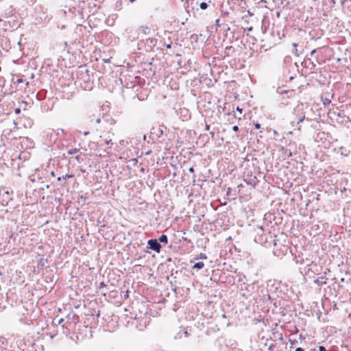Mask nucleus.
Returning a JSON list of instances; mask_svg holds the SVG:
<instances>
[{"label":"nucleus","instance_id":"3","mask_svg":"<svg viewBox=\"0 0 351 351\" xmlns=\"http://www.w3.org/2000/svg\"><path fill=\"white\" fill-rule=\"evenodd\" d=\"M326 269L324 271L323 274L318 276V278L314 280V282L319 285H322L326 283L327 278L326 275Z\"/></svg>","mask_w":351,"mask_h":351},{"label":"nucleus","instance_id":"2","mask_svg":"<svg viewBox=\"0 0 351 351\" xmlns=\"http://www.w3.org/2000/svg\"><path fill=\"white\" fill-rule=\"evenodd\" d=\"M149 247L157 252H160L162 245L159 243L157 239H150L147 243Z\"/></svg>","mask_w":351,"mask_h":351},{"label":"nucleus","instance_id":"1","mask_svg":"<svg viewBox=\"0 0 351 351\" xmlns=\"http://www.w3.org/2000/svg\"><path fill=\"white\" fill-rule=\"evenodd\" d=\"M308 266L309 268L306 272V275H307L309 278H313L314 274L317 276L323 274V268L321 265H308Z\"/></svg>","mask_w":351,"mask_h":351},{"label":"nucleus","instance_id":"22","mask_svg":"<svg viewBox=\"0 0 351 351\" xmlns=\"http://www.w3.org/2000/svg\"><path fill=\"white\" fill-rule=\"evenodd\" d=\"M184 334L185 335V336L186 337L188 335V332L187 331H184Z\"/></svg>","mask_w":351,"mask_h":351},{"label":"nucleus","instance_id":"20","mask_svg":"<svg viewBox=\"0 0 351 351\" xmlns=\"http://www.w3.org/2000/svg\"><path fill=\"white\" fill-rule=\"evenodd\" d=\"M237 110L238 111H239L240 112H241V111H242V109H241L239 107H237Z\"/></svg>","mask_w":351,"mask_h":351},{"label":"nucleus","instance_id":"11","mask_svg":"<svg viewBox=\"0 0 351 351\" xmlns=\"http://www.w3.org/2000/svg\"><path fill=\"white\" fill-rule=\"evenodd\" d=\"M111 141L112 140L110 138V139H106L105 141H104L105 144L106 145H108Z\"/></svg>","mask_w":351,"mask_h":351},{"label":"nucleus","instance_id":"10","mask_svg":"<svg viewBox=\"0 0 351 351\" xmlns=\"http://www.w3.org/2000/svg\"><path fill=\"white\" fill-rule=\"evenodd\" d=\"M105 284L104 282H101L99 284V289H101V288H103L104 287H105Z\"/></svg>","mask_w":351,"mask_h":351},{"label":"nucleus","instance_id":"26","mask_svg":"<svg viewBox=\"0 0 351 351\" xmlns=\"http://www.w3.org/2000/svg\"><path fill=\"white\" fill-rule=\"evenodd\" d=\"M315 50L314 49V50H313V51H312V52H311V53H315Z\"/></svg>","mask_w":351,"mask_h":351},{"label":"nucleus","instance_id":"16","mask_svg":"<svg viewBox=\"0 0 351 351\" xmlns=\"http://www.w3.org/2000/svg\"><path fill=\"white\" fill-rule=\"evenodd\" d=\"M304 119V117H303L302 118L299 119L298 123L302 122Z\"/></svg>","mask_w":351,"mask_h":351},{"label":"nucleus","instance_id":"23","mask_svg":"<svg viewBox=\"0 0 351 351\" xmlns=\"http://www.w3.org/2000/svg\"><path fill=\"white\" fill-rule=\"evenodd\" d=\"M96 122H97V123H99L100 122V119H97V121H96Z\"/></svg>","mask_w":351,"mask_h":351},{"label":"nucleus","instance_id":"17","mask_svg":"<svg viewBox=\"0 0 351 351\" xmlns=\"http://www.w3.org/2000/svg\"><path fill=\"white\" fill-rule=\"evenodd\" d=\"M189 172L191 173H193L194 172V169L193 167H190L189 169Z\"/></svg>","mask_w":351,"mask_h":351},{"label":"nucleus","instance_id":"24","mask_svg":"<svg viewBox=\"0 0 351 351\" xmlns=\"http://www.w3.org/2000/svg\"><path fill=\"white\" fill-rule=\"evenodd\" d=\"M66 177H68V175H66V176H65V177H62V178H63L64 180H65V179L66 178Z\"/></svg>","mask_w":351,"mask_h":351},{"label":"nucleus","instance_id":"27","mask_svg":"<svg viewBox=\"0 0 351 351\" xmlns=\"http://www.w3.org/2000/svg\"><path fill=\"white\" fill-rule=\"evenodd\" d=\"M70 315H70V314H69V315H67V318H69H69H70Z\"/></svg>","mask_w":351,"mask_h":351},{"label":"nucleus","instance_id":"12","mask_svg":"<svg viewBox=\"0 0 351 351\" xmlns=\"http://www.w3.org/2000/svg\"><path fill=\"white\" fill-rule=\"evenodd\" d=\"M63 322H64V319L60 318V319H58V324H61Z\"/></svg>","mask_w":351,"mask_h":351},{"label":"nucleus","instance_id":"28","mask_svg":"<svg viewBox=\"0 0 351 351\" xmlns=\"http://www.w3.org/2000/svg\"><path fill=\"white\" fill-rule=\"evenodd\" d=\"M51 176H54V173L51 172Z\"/></svg>","mask_w":351,"mask_h":351},{"label":"nucleus","instance_id":"14","mask_svg":"<svg viewBox=\"0 0 351 351\" xmlns=\"http://www.w3.org/2000/svg\"><path fill=\"white\" fill-rule=\"evenodd\" d=\"M254 125L256 129H259L261 128V125L258 123H255Z\"/></svg>","mask_w":351,"mask_h":351},{"label":"nucleus","instance_id":"7","mask_svg":"<svg viewBox=\"0 0 351 351\" xmlns=\"http://www.w3.org/2000/svg\"><path fill=\"white\" fill-rule=\"evenodd\" d=\"M204 265H193V268L197 269H201L203 268Z\"/></svg>","mask_w":351,"mask_h":351},{"label":"nucleus","instance_id":"19","mask_svg":"<svg viewBox=\"0 0 351 351\" xmlns=\"http://www.w3.org/2000/svg\"><path fill=\"white\" fill-rule=\"evenodd\" d=\"M210 129V125H206V130H209Z\"/></svg>","mask_w":351,"mask_h":351},{"label":"nucleus","instance_id":"21","mask_svg":"<svg viewBox=\"0 0 351 351\" xmlns=\"http://www.w3.org/2000/svg\"><path fill=\"white\" fill-rule=\"evenodd\" d=\"M88 134H89V132H85L84 133V136H86V135H88Z\"/></svg>","mask_w":351,"mask_h":351},{"label":"nucleus","instance_id":"5","mask_svg":"<svg viewBox=\"0 0 351 351\" xmlns=\"http://www.w3.org/2000/svg\"><path fill=\"white\" fill-rule=\"evenodd\" d=\"M79 151H80L79 149L73 148V149H69L67 153H68V154H74L77 153Z\"/></svg>","mask_w":351,"mask_h":351},{"label":"nucleus","instance_id":"8","mask_svg":"<svg viewBox=\"0 0 351 351\" xmlns=\"http://www.w3.org/2000/svg\"><path fill=\"white\" fill-rule=\"evenodd\" d=\"M319 351H326V349L325 348V347L320 346H319Z\"/></svg>","mask_w":351,"mask_h":351},{"label":"nucleus","instance_id":"13","mask_svg":"<svg viewBox=\"0 0 351 351\" xmlns=\"http://www.w3.org/2000/svg\"><path fill=\"white\" fill-rule=\"evenodd\" d=\"M295 351H304V349L302 348L298 347L295 350Z\"/></svg>","mask_w":351,"mask_h":351},{"label":"nucleus","instance_id":"6","mask_svg":"<svg viewBox=\"0 0 351 351\" xmlns=\"http://www.w3.org/2000/svg\"><path fill=\"white\" fill-rule=\"evenodd\" d=\"M199 7H200V8H201L202 10H205V9H206V8H207L208 5H207V3H205V2H202V3H200V5H199Z\"/></svg>","mask_w":351,"mask_h":351},{"label":"nucleus","instance_id":"25","mask_svg":"<svg viewBox=\"0 0 351 351\" xmlns=\"http://www.w3.org/2000/svg\"><path fill=\"white\" fill-rule=\"evenodd\" d=\"M159 134H162V130H160L159 132Z\"/></svg>","mask_w":351,"mask_h":351},{"label":"nucleus","instance_id":"15","mask_svg":"<svg viewBox=\"0 0 351 351\" xmlns=\"http://www.w3.org/2000/svg\"><path fill=\"white\" fill-rule=\"evenodd\" d=\"M21 112V110L20 108H16L15 109V113L16 114H19Z\"/></svg>","mask_w":351,"mask_h":351},{"label":"nucleus","instance_id":"4","mask_svg":"<svg viewBox=\"0 0 351 351\" xmlns=\"http://www.w3.org/2000/svg\"><path fill=\"white\" fill-rule=\"evenodd\" d=\"M157 240L159 241L160 243H162L166 244L168 242V238L165 234H162Z\"/></svg>","mask_w":351,"mask_h":351},{"label":"nucleus","instance_id":"18","mask_svg":"<svg viewBox=\"0 0 351 351\" xmlns=\"http://www.w3.org/2000/svg\"><path fill=\"white\" fill-rule=\"evenodd\" d=\"M200 258H206V256H205L204 254H200Z\"/></svg>","mask_w":351,"mask_h":351},{"label":"nucleus","instance_id":"9","mask_svg":"<svg viewBox=\"0 0 351 351\" xmlns=\"http://www.w3.org/2000/svg\"><path fill=\"white\" fill-rule=\"evenodd\" d=\"M232 130H233L234 132H237V131L239 130V127H238L237 125H234V126L232 127Z\"/></svg>","mask_w":351,"mask_h":351}]
</instances>
